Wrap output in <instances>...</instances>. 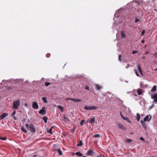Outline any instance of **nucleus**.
<instances>
[{"label": "nucleus", "instance_id": "nucleus-1", "mask_svg": "<svg viewBox=\"0 0 157 157\" xmlns=\"http://www.w3.org/2000/svg\"><path fill=\"white\" fill-rule=\"evenodd\" d=\"M20 104V101L19 100L15 101L13 102V108L15 109H18V107Z\"/></svg>", "mask_w": 157, "mask_h": 157}, {"label": "nucleus", "instance_id": "nucleus-2", "mask_svg": "<svg viewBox=\"0 0 157 157\" xmlns=\"http://www.w3.org/2000/svg\"><path fill=\"white\" fill-rule=\"evenodd\" d=\"M25 127L27 128H29L31 132H35V128L33 124H31L29 126L28 124H25Z\"/></svg>", "mask_w": 157, "mask_h": 157}, {"label": "nucleus", "instance_id": "nucleus-3", "mask_svg": "<svg viewBox=\"0 0 157 157\" xmlns=\"http://www.w3.org/2000/svg\"><path fill=\"white\" fill-rule=\"evenodd\" d=\"M97 108L98 107L97 106H85L84 107V109L86 110H95L97 109Z\"/></svg>", "mask_w": 157, "mask_h": 157}, {"label": "nucleus", "instance_id": "nucleus-4", "mask_svg": "<svg viewBox=\"0 0 157 157\" xmlns=\"http://www.w3.org/2000/svg\"><path fill=\"white\" fill-rule=\"evenodd\" d=\"M94 151L90 149L87 151L86 155L88 156H92L94 155Z\"/></svg>", "mask_w": 157, "mask_h": 157}, {"label": "nucleus", "instance_id": "nucleus-5", "mask_svg": "<svg viewBox=\"0 0 157 157\" xmlns=\"http://www.w3.org/2000/svg\"><path fill=\"white\" fill-rule=\"evenodd\" d=\"M63 120L66 123L68 124L70 122V120L68 117H67L65 115L63 116Z\"/></svg>", "mask_w": 157, "mask_h": 157}, {"label": "nucleus", "instance_id": "nucleus-6", "mask_svg": "<svg viewBox=\"0 0 157 157\" xmlns=\"http://www.w3.org/2000/svg\"><path fill=\"white\" fill-rule=\"evenodd\" d=\"M32 107L34 109H38L39 106L36 102L34 101L33 102Z\"/></svg>", "mask_w": 157, "mask_h": 157}, {"label": "nucleus", "instance_id": "nucleus-7", "mask_svg": "<svg viewBox=\"0 0 157 157\" xmlns=\"http://www.w3.org/2000/svg\"><path fill=\"white\" fill-rule=\"evenodd\" d=\"M46 108L45 107H43L41 109L39 112V113L40 114H41L42 115L45 114L46 113V111L45 110Z\"/></svg>", "mask_w": 157, "mask_h": 157}, {"label": "nucleus", "instance_id": "nucleus-8", "mask_svg": "<svg viewBox=\"0 0 157 157\" xmlns=\"http://www.w3.org/2000/svg\"><path fill=\"white\" fill-rule=\"evenodd\" d=\"M66 100H72L74 102H80L82 101V100L81 99H74L73 98H67L66 99Z\"/></svg>", "mask_w": 157, "mask_h": 157}, {"label": "nucleus", "instance_id": "nucleus-9", "mask_svg": "<svg viewBox=\"0 0 157 157\" xmlns=\"http://www.w3.org/2000/svg\"><path fill=\"white\" fill-rule=\"evenodd\" d=\"M117 126L118 128L122 130H126V128L124 127V126L121 124H118Z\"/></svg>", "mask_w": 157, "mask_h": 157}, {"label": "nucleus", "instance_id": "nucleus-10", "mask_svg": "<svg viewBox=\"0 0 157 157\" xmlns=\"http://www.w3.org/2000/svg\"><path fill=\"white\" fill-rule=\"evenodd\" d=\"M140 122L142 124V126L143 128H144L145 130H147V127L146 126V123L143 121L142 120L140 121Z\"/></svg>", "mask_w": 157, "mask_h": 157}, {"label": "nucleus", "instance_id": "nucleus-11", "mask_svg": "<svg viewBox=\"0 0 157 157\" xmlns=\"http://www.w3.org/2000/svg\"><path fill=\"white\" fill-rule=\"evenodd\" d=\"M151 118V116H149L148 115H147L144 119V121H149L150 120Z\"/></svg>", "mask_w": 157, "mask_h": 157}, {"label": "nucleus", "instance_id": "nucleus-12", "mask_svg": "<svg viewBox=\"0 0 157 157\" xmlns=\"http://www.w3.org/2000/svg\"><path fill=\"white\" fill-rule=\"evenodd\" d=\"M8 113H3L2 115H0L1 117L0 120H2L4 119L6 117L8 116Z\"/></svg>", "mask_w": 157, "mask_h": 157}, {"label": "nucleus", "instance_id": "nucleus-13", "mask_svg": "<svg viewBox=\"0 0 157 157\" xmlns=\"http://www.w3.org/2000/svg\"><path fill=\"white\" fill-rule=\"evenodd\" d=\"M95 121V118L94 117H93L91 118L88 121V122L91 124L93 123Z\"/></svg>", "mask_w": 157, "mask_h": 157}, {"label": "nucleus", "instance_id": "nucleus-14", "mask_svg": "<svg viewBox=\"0 0 157 157\" xmlns=\"http://www.w3.org/2000/svg\"><path fill=\"white\" fill-rule=\"evenodd\" d=\"M151 98L154 99V101L155 102H157V97H155L154 96H153L151 95Z\"/></svg>", "mask_w": 157, "mask_h": 157}, {"label": "nucleus", "instance_id": "nucleus-15", "mask_svg": "<svg viewBox=\"0 0 157 157\" xmlns=\"http://www.w3.org/2000/svg\"><path fill=\"white\" fill-rule=\"evenodd\" d=\"M95 89L96 90H99L101 89L100 86L98 84H95Z\"/></svg>", "mask_w": 157, "mask_h": 157}, {"label": "nucleus", "instance_id": "nucleus-16", "mask_svg": "<svg viewBox=\"0 0 157 157\" xmlns=\"http://www.w3.org/2000/svg\"><path fill=\"white\" fill-rule=\"evenodd\" d=\"M157 87L156 85H155L153 86V88L151 89V91L152 92H155L156 91Z\"/></svg>", "mask_w": 157, "mask_h": 157}, {"label": "nucleus", "instance_id": "nucleus-17", "mask_svg": "<svg viewBox=\"0 0 157 157\" xmlns=\"http://www.w3.org/2000/svg\"><path fill=\"white\" fill-rule=\"evenodd\" d=\"M138 71L139 72H142V69L140 67V64H138Z\"/></svg>", "mask_w": 157, "mask_h": 157}, {"label": "nucleus", "instance_id": "nucleus-18", "mask_svg": "<svg viewBox=\"0 0 157 157\" xmlns=\"http://www.w3.org/2000/svg\"><path fill=\"white\" fill-rule=\"evenodd\" d=\"M53 128V127H52L50 129L47 131V132L48 133L51 134H52V129Z\"/></svg>", "mask_w": 157, "mask_h": 157}, {"label": "nucleus", "instance_id": "nucleus-19", "mask_svg": "<svg viewBox=\"0 0 157 157\" xmlns=\"http://www.w3.org/2000/svg\"><path fill=\"white\" fill-rule=\"evenodd\" d=\"M48 119V117L45 116H44L42 118L43 120L44 121L45 123L47 122Z\"/></svg>", "mask_w": 157, "mask_h": 157}, {"label": "nucleus", "instance_id": "nucleus-20", "mask_svg": "<svg viewBox=\"0 0 157 157\" xmlns=\"http://www.w3.org/2000/svg\"><path fill=\"white\" fill-rule=\"evenodd\" d=\"M82 140H81L80 141L79 143L77 145V146H78V147H81V146H82Z\"/></svg>", "mask_w": 157, "mask_h": 157}, {"label": "nucleus", "instance_id": "nucleus-21", "mask_svg": "<svg viewBox=\"0 0 157 157\" xmlns=\"http://www.w3.org/2000/svg\"><path fill=\"white\" fill-rule=\"evenodd\" d=\"M58 107L62 112H63V111L64 108L63 106L60 105H59L58 106Z\"/></svg>", "mask_w": 157, "mask_h": 157}, {"label": "nucleus", "instance_id": "nucleus-22", "mask_svg": "<svg viewBox=\"0 0 157 157\" xmlns=\"http://www.w3.org/2000/svg\"><path fill=\"white\" fill-rule=\"evenodd\" d=\"M121 34L122 38H124L125 37V34L123 31L121 32Z\"/></svg>", "mask_w": 157, "mask_h": 157}, {"label": "nucleus", "instance_id": "nucleus-23", "mask_svg": "<svg viewBox=\"0 0 157 157\" xmlns=\"http://www.w3.org/2000/svg\"><path fill=\"white\" fill-rule=\"evenodd\" d=\"M75 155H77L79 156H82V154L81 152H77L75 153Z\"/></svg>", "mask_w": 157, "mask_h": 157}, {"label": "nucleus", "instance_id": "nucleus-24", "mask_svg": "<svg viewBox=\"0 0 157 157\" xmlns=\"http://www.w3.org/2000/svg\"><path fill=\"white\" fill-rule=\"evenodd\" d=\"M57 151L58 152L59 154L60 155H62V152L61 150L59 149L57 150Z\"/></svg>", "mask_w": 157, "mask_h": 157}, {"label": "nucleus", "instance_id": "nucleus-25", "mask_svg": "<svg viewBox=\"0 0 157 157\" xmlns=\"http://www.w3.org/2000/svg\"><path fill=\"white\" fill-rule=\"evenodd\" d=\"M136 116H137V121H139L140 120V115L139 113H137L136 114Z\"/></svg>", "mask_w": 157, "mask_h": 157}, {"label": "nucleus", "instance_id": "nucleus-26", "mask_svg": "<svg viewBox=\"0 0 157 157\" xmlns=\"http://www.w3.org/2000/svg\"><path fill=\"white\" fill-rule=\"evenodd\" d=\"M42 100L43 101L44 103H46L47 102V100H46L45 97H42Z\"/></svg>", "mask_w": 157, "mask_h": 157}, {"label": "nucleus", "instance_id": "nucleus-27", "mask_svg": "<svg viewBox=\"0 0 157 157\" xmlns=\"http://www.w3.org/2000/svg\"><path fill=\"white\" fill-rule=\"evenodd\" d=\"M0 139L3 140H5L6 139V137H3L1 136H0Z\"/></svg>", "mask_w": 157, "mask_h": 157}, {"label": "nucleus", "instance_id": "nucleus-28", "mask_svg": "<svg viewBox=\"0 0 157 157\" xmlns=\"http://www.w3.org/2000/svg\"><path fill=\"white\" fill-rule=\"evenodd\" d=\"M137 93L138 95H140L142 93V91L141 90H137Z\"/></svg>", "mask_w": 157, "mask_h": 157}, {"label": "nucleus", "instance_id": "nucleus-29", "mask_svg": "<svg viewBox=\"0 0 157 157\" xmlns=\"http://www.w3.org/2000/svg\"><path fill=\"white\" fill-rule=\"evenodd\" d=\"M21 130L25 133H27V132L26 130L23 127H22L21 128Z\"/></svg>", "mask_w": 157, "mask_h": 157}, {"label": "nucleus", "instance_id": "nucleus-30", "mask_svg": "<svg viewBox=\"0 0 157 157\" xmlns=\"http://www.w3.org/2000/svg\"><path fill=\"white\" fill-rule=\"evenodd\" d=\"M134 70L135 71V74H136V75L138 77L139 76H140L138 74L137 70L136 69H135Z\"/></svg>", "mask_w": 157, "mask_h": 157}, {"label": "nucleus", "instance_id": "nucleus-31", "mask_svg": "<svg viewBox=\"0 0 157 157\" xmlns=\"http://www.w3.org/2000/svg\"><path fill=\"white\" fill-rule=\"evenodd\" d=\"M100 136V135L99 134H96L94 135L93 136V137H94V138H98V137H99Z\"/></svg>", "mask_w": 157, "mask_h": 157}, {"label": "nucleus", "instance_id": "nucleus-32", "mask_svg": "<svg viewBox=\"0 0 157 157\" xmlns=\"http://www.w3.org/2000/svg\"><path fill=\"white\" fill-rule=\"evenodd\" d=\"M44 84L46 86H48L51 84V83L49 82H46Z\"/></svg>", "mask_w": 157, "mask_h": 157}, {"label": "nucleus", "instance_id": "nucleus-33", "mask_svg": "<svg viewBox=\"0 0 157 157\" xmlns=\"http://www.w3.org/2000/svg\"><path fill=\"white\" fill-rule=\"evenodd\" d=\"M120 114H121V115L122 118L124 119V120H126L127 119L126 118V117H124L122 115V113H121V112H120Z\"/></svg>", "mask_w": 157, "mask_h": 157}, {"label": "nucleus", "instance_id": "nucleus-34", "mask_svg": "<svg viewBox=\"0 0 157 157\" xmlns=\"http://www.w3.org/2000/svg\"><path fill=\"white\" fill-rule=\"evenodd\" d=\"M132 141V140L130 139H127L126 140V141L127 143H130Z\"/></svg>", "mask_w": 157, "mask_h": 157}, {"label": "nucleus", "instance_id": "nucleus-35", "mask_svg": "<svg viewBox=\"0 0 157 157\" xmlns=\"http://www.w3.org/2000/svg\"><path fill=\"white\" fill-rule=\"evenodd\" d=\"M85 122V121L83 120H81L80 122V124L81 126H82L83 125V123Z\"/></svg>", "mask_w": 157, "mask_h": 157}, {"label": "nucleus", "instance_id": "nucleus-36", "mask_svg": "<svg viewBox=\"0 0 157 157\" xmlns=\"http://www.w3.org/2000/svg\"><path fill=\"white\" fill-rule=\"evenodd\" d=\"M16 113V111L15 110H14L13 113H12V114H11V116L13 117V116L14 115L15 113Z\"/></svg>", "mask_w": 157, "mask_h": 157}, {"label": "nucleus", "instance_id": "nucleus-37", "mask_svg": "<svg viewBox=\"0 0 157 157\" xmlns=\"http://www.w3.org/2000/svg\"><path fill=\"white\" fill-rule=\"evenodd\" d=\"M126 118L127 119H126V120H126L127 121H128V122H129L130 123H131V121H130V120L128 118Z\"/></svg>", "mask_w": 157, "mask_h": 157}, {"label": "nucleus", "instance_id": "nucleus-38", "mask_svg": "<svg viewBox=\"0 0 157 157\" xmlns=\"http://www.w3.org/2000/svg\"><path fill=\"white\" fill-rule=\"evenodd\" d=\"M151 95H152L153 96H155V97H157V93H154L153 94H151Z\"/></svg>", "mask_w": 157, "mask_h": 157}, {"label": "nucleus", "instance_id": "nucleus-39", "mask_svg": "<svg viewBox=\"0 0 157 157\" xmlns=\"http://www.w3.org/2000/svg\"><path fill=\"white\" fill-rule=\"evenodd\" d=\"M138 52V51H133L132 52V53L133 54H136V53H137Z\"/></svg>", "mask_w": 157, "mask_h": 157}, {"label": "nucleus", "instance_id": "nucleus-40", "mask_svg": "<svg viewBox=\"0 0 157 157\" xmlns=\"http://www.w3.org/2000/svg\"><path fill=\"white\" fill-rule=\"evenodd\" d=\"M97 157H104V155H103L101 154L99 155H97Z\"/></svg>", "mask_w": 157, "mask_h": 157}, {"label": "nucleus", "instance_id": "nucleus-41", "mask_svg": "<svg viewBox=\"0 0 157 157\" xmlns=\"http://www.w3.org/2000/svg\"><path fill=\"white\" fill-rule=\"evenodd\" d=\"M145 33V31L144 30H143L141 33V36L143 35Z\"/></svg>", "mask_w": 157, "mask_h": 157}, {"label": "nucleus", "instance_id": "nucleus-42", "mask_svg": "<svg viewBox=\"0 0 157 157\" xmlns=\"http://www.w3.org/2000/svg\"><path fill=\"white\" fill-rule=\"evenodd\" d=\"M121 55H119V60L120 61H121Z\"/></svg>", "mask_w": 157, "mask_h": 157}, {"label": "nucleus", "instance_id": "nucleus-43", "mask_svg": "<svg viewBox=\"0 0 157 157\" xmlns=\"http://www.w3.org/2000/svg\"><path fill=\"white\" fill-rule=\"evenodd\" d=\"M50 56V54H49V53H48V54H47L46 55V57H48V58H49V57Z\"/></svg>", "mask_w": 157, "mask_h": 157}, {"label": "nucleus", "instance_id": "nucleus-44", "mask_svg": "<svg viewBox=\"0 0 157 157\" xmlns=\"http://www.w3.org/2000/svg\"><path fill=\"white\" fill-rule=\"evenodd\" d=\"M140 140H142L144 141H145V140L144 139V138H143L142 137H140Z\"/></svg>", "mask_w": 157, "mask_h": 157}, {"label": "nucleus", "instance_id": "nucleus-45", "mask_svg": "<svg viewBox=\"0 0 157 157\" xmlns=\"http://www.w3.org/2000/svg\"><path fill=\"white\" fill-rule=\"evenodd\" d=\"M130 67V65L129 64H127V66L126 67V68H128V67Z\"/></svg>", "mask_w": 157, "mask_h": 157}, {"label": "nucleus", "instance_id": "nucleus-46", "mask_svg": "<svg viewBox=\"0 0 157 157\" xmlns=\"http://www.w3.org/2000/svg\"><path fill=\"white\" fill-rule=\"evenodd\" d=\"M89 87L88 86H86L85 89L86 90H89Z\"/></svg>", "mask_w": 157, "mask_h": 157}, {"label": "nucleus", "instance_id": "nucleus-47", "mask_svg": "<svg viewBox=\"0 0 157 157\" xmlns=\"http://www.w3.org/2000/svg\"><path fill=\"white\" fill-rule=\"evenodd\" d=\"M139 21V19H136L135 21V22L136 23V22H138Z\"/></svg>", "mask_w": 157, "mask_h": 157}, {"label": "nucleus", "instance_id": "nucleus-48", "mask_svg": "<svg viewBox=\"0 0 157 157\" xmlns=\"http://www.w3.org/2000/svg\"><path fill=\"white\" fill-rule=\"evenodd\" d=\"M154 104H153L150 107V109H151V108H152L154 106Z\"/></svg>", "mask_w": 157, "mask_h": 157}, {"label": "nucleus", "instance_id": "nucleus-49", "mask_svg": "<svg viewBox=\"0 0 157 157\" xmlns=\"http://www.w3.org/2000/svg\"><path fill=\"white\" fill-rule=\"evenodd\" d=\"M144 41H144V40H142L141 41V43H143H143H144Z\"/></svg>", "mask_w": 157, "mask_h": 157}, {"label": "nucleus", "instance_id": "nucleus-50", "mask_svg": "<svg viewBox=\"0 0 157 157\" xmlns=\"http://www.w3.org/2000/svg\"><path fill=\"white\" fill-rule=\"evenodd\" d=\"M6 81L5 80H3L2 81V82H3V83H4L5 82V83H6Z\"/></svg>", "mask_w": 157, "mask_h": 157}, {"label": "nucleus", "instance_id": "nucleus-51", "mask_svg": "<svg viewBox=\"0 0 157 157\" xmlns=\"http://www.w3.org/2000/svg\"><path fill=\"white\" fill-rule=\"evenodd\" d=\"M140 73L143 76V73L142 72H142H140Z\"/></svg>", "mask_w": 157, "mask_h": 157}, {"label": "nucleus", "instance_id": "nucleus-52", "mask_svg": "<svg viewBox=\"0 0 157 157\" xmlns=\"http://www.w3.org/2000/svg\"><path fill=\"white\" fill-rule=\"evenodd\" d=\"M25 106H27V104H26V103H25Z\"/></svg>", "mask_w": 157, "mask_h": 157}, {"label": "nucleus", "instance_id": "nucleus-53", "mask_svg": "<svg viewBox=\"0 0 157 157\" xmlns=\"http://www.w3.org/2000/svg\"><path fill=\"white\" fill-rule=\"evenodd\" d=\"M13 118H14V119H15V120H16V118H15V117H13Z\"/></svg>", "mask_w": 157, "mask_h": 157}, {"label": "nucleus", "instance_id": "nucleus-54", "mask_svg": "<svg viewBox=\"0 0 157 157\" xmlns=\"http://www.w3.org/2000/svg\"><path fill=\"white\" fill-rule=\"evenodd\" d=\"M143 59H144V58H145V57H143Z\"/></svg>", "mask_w": 157, "mask_h": 157}, {"label": "nucleus", "instance_id": "nucleus-55", "mask_svg": "<svg viewBox=\"0 0 157 157\" xmlns=\"http://www.w3.org/2000/svg\"><path fill=\"white\" fill-rule=\"evenodd\" d=\"M155 70L157 71V68L155 69Z\"/></svg>", "mask_w": 157, "mask_h": 157}, {"label": "nucleus", "instance_id": "nucleus-56", "mask_svg": "<svg viewBox=\"0 0 157 157\" xmlns=\"http://www.w3.org/2000/svg\"><path fill=\"white\" fill-rule=\"evenodd\" d=\"M82 157H86V156H82Z\"/></svg>", "mask_w": 157, "mask_h": 157}, {"label": "nucleus", "instance_id": "nucleus-57", "mask_svg": "<svg viewBox=\"0 0 157 157\" xmlns=\"http://www.w3.org/2000/svg\"><path fill=\"white\" fill-rule=\"evenodd\" d=\"M148 53V52H147L146 54H147Z\"/></svg>", "mask_w": 157, "mask_h": 157}, {"label": "nucleus", "instance_id": "nucleus-58", "mask_svg": "<svg viewBox=\"0 0 157 157\" xmlns=\"http://www.w3.org/2000/svg\"><path fill=\"white\" fill-rule=\"evenodd\" d=\"M146 45L145 46V47L146 48Z\"/></svg>", "mask_w": 157, "mask_h": 157}, {"label": "nucleus", "instance_id": "nucleus-59", "mask_svg": "<svg viewBox=\"0 0 157 157\" xmlns=\"http://www.w3.org/2000/svg\"><path fill=\"white\" fill-rule=\"evenodd\" d=\"M156 58H157V56L156 57Z\"/></svg>", "mask_w": 157, "mask_h": 157}]
</instances>
